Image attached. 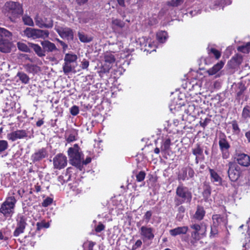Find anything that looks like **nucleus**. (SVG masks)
<instances>
[{
  "mask_svg": "<svg viewBox=\"0 0 250 250\" xmlns=\"http://www.w3.org/2000/svg\"><path fill=\"white\" fill-rule=\"evenodd\" d=\"M191 198V193L188 188L182 184L178 186L176 190V196L174 199L176 206H178L184 203H189Z\"/></svg>",
  "mask_w": 250,
  "mask_h": 250,
  "instance_id": "f257e3e1",
  "label": "nucleus"
},
{
  "mask_svg": "<svg viewBox=\"0 0 250 250\" xmlns=\"http://www.w3.org/2000/svg\"><path fill=\"white\" fill-rule=\"evenodd\" d=\"M68 155L69 157L70 163L79 168L80 170H82V160L83 159V155L80 151V149L77 144H75L74 146L70 147L68 150Z\"/></svg>",
  "mask_w": 250,
  "mask_h": 250,
  "instance_id": "f03ea898",
  "label": "nucleus"
},
{
  "mask_svg": "<svg viewBox=\"0 0 250 250\" xmlns=\"http://www.w3.org/2000/svg\"><path fill=\"white\" fill-rule=\"evenodd\" d=\"M2 11L11 19L17 17L23 13L21 5L20 3L11 1L5 3Z\"/></svg>",
  "mask_w": 250,
  "mask_h": 250,
  "instance_id": "7ed1b4c3",
  "label": "nucleus"
},
{
  "mask_svg": "<svg viewBox=\"0 0 250 250\" xmlns=\"http://www.w3.org/2000/svg\"><path fill=\"white\" fill-rule=\"evenodd\" d=\"M17 200L15 196H10L6 198L1 204L0 212L6 217H11L14 213V208Z\"/></svg>",
  "mask_w": 250,
  "mask_h": 250,
  "instance_id": "20e7f679",
  "label": "nucleus"
},
{
  "mask_svg": "<svg viewBox=\"0 0 250 250\" xmlns=\"http://www.w3.org/2000/svg\"><path fill=\"white\" fill-rule=\"evenodd\" d=\"M77 59V56L74 54L67 53L65 55L63 65V71L65 74H68L75 69Z\"/></svg>",
  "mask_w": 250,
  "mask_h": 250,
  "instance_id": "39448f33",
  "label": "nucleus"
},
{
  "mask_svg": "<svg viewBox=\"0 0 250 250\" xmlns=\"http://www.w3.org/2000/svg\"><path fill=\"white\" fill-rule=\"evenodd\" d=\"M213 224L211 228V233L215 234L217 233V227H225L228 223L227 219L225 216L215 214L212 216Z\"/></svg>",
  "mask_w": 250,
  "mask_h": 250,
  "instance_id": "423d86ee",
  "label": "nucleus"
},
{
  "mask_svg": "<svg viewBox=\"0 0 250 250\" xmlns=\"http://www.w3.org/2000/svg\"><path fill=\"white\" fill-rule=\"evenodd\" d=\"M34 21L36 25L41 28H51L53 26V21L51 18H47L39 14L35 16Z\"/></svg>",
  "mask_w": 250,
  "mask_h": 250,
  "instance_id": "0eeeda50",
  "label": "nucleus"
},
{
  "mask_svg": "<svg viewBox=\"0 0 250 250\" xmlns=\"http://www.w3.org/2000/svg\"><path fill=\"white\" fill-rule=\"evenodd\" d=\"M27 218L22 214H19L16 219L17 227L14 231L13 235L18 237L20 234L24 232L25 228L27 225Z\"/></svg>",
  "mask_w": 250,
  "mask_h": 250,
  "instance_id": "6e6552de",
  "label": "nucleus"
},
{
  "mask_svg": "<svg viewBox=\"0 0 250 250\" xmlns=\"http://www.w3.org/2000/svg\"><path fill=\"white\" fill-rule=\"evenodd\" d=\"M229 169L228 174L230 180L232 181H236L240 176V168L235 163L229 162L227 165Z\"/></svg>",
  "mask_w": 250,
  "mask_h": 250,
  "instance_id": "1a4fd4ad",
  "label": "nucleus"
},
{
  "mask_svg": "<svg viewBox=\"0 0 250 250\" xmlns=\"http://www.w3.org/2000/svg\"><path fill=\"white\" fill-rule=\"evenodd\" d=\"M53 162L54 168L58 169L64 168L67 164L66 157L62 154L56 155L53 159Z\"/></svg>",
  "mask_w": 250,
  "mask_h": 250,
  "instance_id": "9d476101",
  "label": "nucleus"
},
{
  "mask_svg": "<svg viewBox=\"0 0 250 250\" xmlns=\"http://www.w3.org/2000/svg\"><path fill=\"white\" fill-rule=\"evenodd\" d=\"M219 146L222 153V156L223 159H226L229 157V148L230 145L225 137H220L219 140Z\"/></svg>",
  "mask_w": 250,
  "mask_h": 250,
  "instance_id": "9b49d317",
  "label": "nucleus"
},
{
  "mask_svg": "<svg viewBox=\"0 0 250 250\" xmlns=\"http://www.w3.org/2000/svg\"><path fill=\"white\" fill-rule=\"evenodd\" d=\"M140 234L144 241L152 240L154 237V229L148 226H142L140 229Z\"/></svg>",
  "mask_w": 250,
  "mask_h": 250,
  "instance_id": "f8f14e48",
  "label": "nucleus"
},
{
  "mask_svg": "<svg viewBox=\"0 0 250 250\" xmlns=\"http://www.w3.org/2000/svg\"><path fill=\"white\" fill-rule=\"evenodd\" d=\"M27 136L28 133L26 130L19 129L8 133L7 135V138L8 140L14 142L18 139H24L27 137Z\"/></svg>",
  "mask_w": 250,
  "mask_h": 250,
  "instance_id": "ddd939ff",
  "label": "nucleus"
},
{
  "mask_svg": "<svg viewBox=\"0 0 250 250\" xmlns=\"http://www.w3.org/2000/svg\"><path fill=\"white\" fill-rule=\"evenodd\" d=\"M55 29L62 38L67 39H73V33L70 28L67 27H55Z\"/></svg>",
  "mask_w": 250,
  "mask_h": 250,
  "instance_id": "4468645a",
  "label": "nucleus"
},
{
  "mask_svg": "<svg viewBox=\"0 0 250 250\" xmlns=\"http://www.w3.org/2000/svg\"><path fill=\"white\" fill-rule=\"evenodd\" d=\"M104 61L107 64L105 67L103 66V71L104 73L108 72L111 68V64L113 63L115 61V58L114 55L111 52H106L104 55Z\"/></svg>",
  "mask_w": 250,
  "mask_h": 250,
  "instance_id": "2eb2a0df",
  "label": "nucleus"
},
{
  "mask_svg": "<svg viewBox=\"0 0 250 250\" xmlns=\"http://www.w3.org/2000/svg\"><path fill=\"white\" fill-rule=\"evenodd\" d=\"M190 227L194 230V231L191 233V237L193 239L199 240L203 237L205 232L204 229L201 228L199 225L196 224L191 225Z\"/></svg>",
  "mask_w": 250,
  "mask_h": 250,
  "instance_id": "dca6fc26",
  "label": "nucleus"
},
{
  "mask_svg": "<svg viewBox=\"0 0 250 250\" xmlns=\"http://www.w3.org/2000/svg\"><path fill=\"white\" fill-rule=\"evenodd\" d=\"M236 161L238 164L244 167H248L250 165V157L244 153H240L237 155Z\"/></svg>",
  "mask_w": 250,
  "mask_h": 250,
  "instance_id": "f3484780",
  "label": "nucleus"
},
{
  "mask_svg": "<svg viewBox=\"0 0 250 250\" xmlns=\"http://www.w3.org/2000/svg\"><path fill=\"white\" fill-rule=\"evenodd\" d=\"M47 156V152L45 148H41L35 152L32 156L33 162H37L45 158Z\"/></svg>",
  "mask_w": 250,
  "mask_h": 250,
  "instance_id": "a211bd4d",
  "label": "nucleus"
},
{
  "mask_svg": "<svg viewBox=\"0 0 250 250\" xmlns=\"http://www.w3.org/2000/svg\"><path fill=\"white\" fill-rule=\"evenodd\" d=\"M39 29L27 27L24 31V34L28 38L36 39H39Z\"/></svg>",
  "mask_w": 250,
  "mask_h": 250,
  "instance_id": "6ab92c4d",
  "label": "nucleus"
},
{
  "mask_svg": "<svg viewBox=\"0 0 250 250\" xmlns=\"http://www.w3.org/2000/svg\"><path fill=\"white\" fill-rule=\"evenodd\" d=\"M11 42L8 39H0V51L3 53L9 52L11 50Z\"/></svg>",
  "mask_w": 250,
  "mask_h": 250,
  "instance_id": "aec40b11",
  "label": "nucleus"
},
{
  "mask_svg": "<svg viewBox=\"0 0 250 250\" xmlns=\"http://www.w3.org/2000/svg\"><path fill=\"white\" fill-rule=\"evenodd\" d=\"M188 229L187 226L178 227L169 230V233L171 236H176L181 234H185Z\"/></svg>",
  "mask_w": 250,
  "mask_h": 250,
  "instance_id": "412c9836",
  "label": "nucleus"
},
{
  "mask_svg": "<svg viewBox=\"0 0 250 250\" xmlns=\"http://www.w3.org/2000/svg\"><path fill=\"white\" fill-rule=\"evenodd\" d=\"M211 181L214 183L216 185H220L222 184V178L218 174V173L213 169H209Z\"/></svg>",
  "mask_w": 250,
  "mask_h": 250,
  "instance_id": "4be33fe9",
  "label": "nucleus"
},
{
  "mask_svg": "<svg viewBox=\"0 0 250 250\" xmlns=\"http://www.w3.org/2000/svg\"><path fill=\"white\" fill-rule=\"evenodd\" d=\"M77 135L78 133L76 130L70 129L65 133V138L68 143H71L77 140Z\"/></svg>",
  "mask_w": 250,
  "mask_h": 250,
  "instance_id": "5701e85b",
  "label": "nucleus"
},
{
  "mask_svg": "<svg viewBox=\"0 0 250 250\" xmlns=\"http://www.w3.org/2000/svg\"><path fill=\"white\" fill-rule=\"evenodd\" d=\"M25 70L28 73L35 74L40 71V68L39 66L35 64L27 63L23 66Z\"/></svg>",
  "mask_w": 250,
  "mask_h": 250,
  "instance_id": "b1692460",
  "label": "nucleus"
},
{
  "mask_svg": "<svg viewBox=\"0 0 250 250\" xmlns=\"http://www.w3.org/2000/svg\"><path fill=\"white\" fill-rule=\"evenodd\" d=\"M224 63L222 62H220L215 64L212 67L207 70V73L210 76L216 74L220 70H221Z\"/></svg>",
  "mask_w": 250,
  "mask_h": 250,
  "instance_id": "393cba45",
  "label": "nucleus"
},
{
  "mask_svg": "<svg viewBox=\"0 0 250 250\" xmlns=\"http://www.w3.org/2000/svg\"><path fill=\"white\" fill-rule=\"evenodd\" d=\"M242 120L244 123H248L250 119V106L249 105L245 106L241 114Z\"/></svg>",
  "mask_w": 250,
  "mask_h": 250,
  "instance_id": "a878e982",
  "label": "nucleus"
},
{
  "mask_svg": "<svg viewBox=\"0 0 250 250\" xmlns=\"http://www.w3.org/2000/svg\"><path fill=\"white\" fill-rule=\"evenodd\" d=\"M41 44L43 48L47 51L52 52L57 50L55 44L48 41L42 42Z\"/></svg>",
  "mask_w": 250,
  "mask_h": 250,
  "instance_id": "bb28decb",
  "label": "nucleus"
},
{
  "mask_svg": "<svg viewBox=\"0 0 250 250\" xmlns=\"http://www.w3.org/2000/svg\"><path fill=\"white\" fill-rule=\"evenodd\" d=\"M31 46L39 57H43L45 56V51H43L41 47L38 44L31 43Z\"/></svg>",
  "mask_w": 250,
  "mask_h": 250,
  "instance_id": "cd10ccee",
  "label": "nucleus"
},
{
  "mask_svg": "<svg viewBox=\"0 0 250 250\" xmlns=\"http://www.w3.org/2000/svg\"><path fill=\"white\" fill-rule=\"evenodd\" d=\"M205 211L202 207H198L197 210L194 215V217L198 220H202L205 216Z\"/></svg>",
  "mask_w": 250,
  "mask_h": 250,
  "instance_id": "c85d7f7f",
  "label": "nucleus"
},
{
  "mask_svg": "<svg viewBox=\"0 0 250 250\" xmlns=\"http://www.w3.org/2000/svg\"><path fill=\"white\" fill-rule=\"evenodd\" d=\"M158 41L161 43L165 42L167 38V33L166 31H160L157 33Z\"/></svg>",
  "mask_w": 250,
  "mask_h": 250,
  "instance_id": "c756f323",
  "label": "nucleus"
},
{
  "mask_svg": "<svg viewBox=\"0 0 250 250\" xmlns=\"http://www.w3.org/2000/svg\"><path fill=\"white\" fill-rule=\"evenodd\" d=\"M171 140L169 138H167L164 140L161 145V149L162 151H165L168 150L170 148Z\"/></svg>",
  "mask_w": 250,
  "mask_h": 250,
  "instance_id": "7c9ffc66",
  "label": "nucleus"
},
{
  "mask_svg": "<svg viewBox=\"0 0 250 250\" xmlns=\"http://www.w3.org/2000/svg\"><path fill=\"white\" fill-rule=\"evenodd\" d=\"M79 39L83 42H89L92 40V38L82 32L78 33Z\"/></svg>",
  "mask_w": 250,
  "mask_h": 250,
  "instance_id": "2f4dec72",
  "label": "nucleus"
},
{
  "mask_svg": "<svg viewBox=\"0 0 250 250\" xmlns=\"http://www.w3.org/2000/svg\"><path fill=\"white\" fill-rule=\"evenodd\" d=\"M22 20L25 24L30 26L34 25V21L28 15H24L22 17Z\"/></svg>",
  "mask_w": 250,
  "mask_h": 250,
  "instance_id": "473e14b6",
  "label": "nucleus"
},
{
  "mask_svg": "<svg viewBox=\"0 0 250 250\" xmlns=\"http://www.w3.org/2000/svg\"><path fill=\"white\" fill-rule=\"evenodd\" d=\"M18 48L23 52H28L30 51V49L28 46L24 43L22 42H18L17 43Z\"/></svg>",
  "mask_w": 250,
  "mask_h": 250,
  "instance_id": "72a5a7b5",
  "label": "nucleus"
},
{
  "mask_svg": "<svg viewBox=\"0 0 250 250\" xmlns=\"http://www.w3.org/2000/svg\"><path fill=\"white\" fill-rule=\"evenodd\" d=\"M17 76L19 77L20 80L24 83H27L29 81L28 76L25 73L19 72Z\"/></svg>",
  "mask_w": 250,
  "mask_h": 250,
  "instance_id": "f704fd0d",
  "label": "nucleus"
},
{
  "mask_svg": "<svg viewBox=\"0 0 250 250\" xmlns=\"http://www.w3.org/2000/svg\"><path fill=\"white\" fill-rule=\"evenodd\" d=\"M238 50L244 53H248L250 51V42H248L245 45L239 46Z\"/></svg>",
  "mask_w": 250,
  "mask_h": 250,
  "instance_id": "c9c22d12",
  "label": "nucleus"
},
{
  "mask_svg": "<svg viewBox=\"0 0 250 250\" xmlns=\"http://www.w3.org/2000/svg\"><path fill=\"white\" fill-rule=\"evenodd\" d=\"M187 177V168L182 169L178 176V179L179 180L184 181L186 179Z\"/></svg>",
  "mask_w": 250,
  "mask_h": 250,
  "instance_id": "e433bc0d",
  "label": "nucleus"
},
{
  "mask_svg": "<svg viewBox=\"0 0 250 250\" xmlns=\"http://www.w3.org/2000/svg\"><path fill=\"white\" fill-rule=\"evenodd\" d=\"M185 0H171L167 2V5L173 7H177L181 5Z\"/></svg>",
  "mask_w": 250,
  "mask_h": 250,
  "instance_id": "4c0bfd02",
  "label": "nucleus"
},
{
  "mask_svg": "<svg viewBox=\"0 0 250 250\" xmlns=\"http://www.w3.org/2000/svg\"><path fill=\"white\" fill-rule=\"evenodd\" d=\"M192 153L196 156H200L203 154V150L199 145L192 149Z\"/></svg>",
  "mask_w": 250,
  "mask_h": 250,
  "instance_id": "58836bf2",
  "label": "nucleus"
},
{
  "mask_svg": "<svg viewBox=\"0 0 250 250\" xmlns=\"http://www.w3.org/2000/svg\"><path fill=\"white\" fill-rule=\"evenodd\" d=\"M49 32L46 30L39 29V38L46 39L48 37Z\"/></svg>",
  "mask_w": 250,
  "mask_h": 250,
  "instance_id": "ea45409f",
  "label": "nucleus"
},
{
  "mask_svg": "<svg viewBox=\"0 0 250 250\" xmlns=\"http://www.w3.org/2000/svg\"><path fill=\"white\" fill-rule=\"evenodd\" d=\"M37 229L38 230H41L43 228H48L49 227V224L48 222H41L37 223Z\"/></svg>",
  "mask_w": 250,
  "mask_h": 250,
  "instance_id": "a19ab883",
  "label": "nucleus"
},
{
  "mask_svg": "<svg viewBox=\"0 0 250 250\" xmlns=\"http://www.w3.org/2000/svg\"><path fill=\"white\" fill-rule=\"evenodd\" d=\"M0 35L3 37H5L7 38H10L11 37L12 34L11 32L6 29L0 27Z\"/></svg>",
  "mask_w": 250,
  "mask_h": 250,
  "instance_id": "79ce46f5",
  "label": "nucleus"
},
{
  "mask_svg": "<svg viewBox=\"0 0 250 250\" xmlns=\"http://www.w3.org/2000/svg\"><path fill=\"white\" fill-rule=\"evenodd\" d=\"M112 23L113 24L121 28H122L125 26V23L123 21L117 19H112Z\"/></svg>",
  "mask_w": 250,
  "mask_h": 250,
  "instance_id": "37998d69",
  "label": "nucleus"
},
{
  "mask_svg": "<svg viewBox=\"0 0 250 250\" xmlns=\"http://www.w3.org/2000/svg\"><path fill=\"white\" fill-rule=\"evenodd\" d=\"M8 146V143L5 140L0 141V153L5 150Z\"/></svg>",
  "mask_w": 250,
  "mask_h": 250,
  "instance_id": "c03bdc74",
  "label": "nucleus"
},
{
  "mask_svg": "<svg viewBox=\"0 0 250 250\" xmlns=\"http://www.w3.org/2000/svg\"><path fill=\"white\" fill-rule=\"evenodd\" d=\"M146 176V173L144 171H140L136 176L137 181L140 182L143 181Z\"/></svg>",
  "mask_w": 250,
  "mask_h": 250,
  "instance_id": "a18cd8bd",
  "label": "nucleus"
},
{
  "mask_svg": "<svg viewBox=\"0 0 250 250\" xmlns=\"http://www.w3.org/2000/svg\"><path fill=\"white\" fill-rule=\"evenodd\" d=\"M208 53L213 54L216 59H218L221 56V53L215 48H211L208 50Z\"/></svg>",
  "mask_w": 250,
  "mask_h": 250,
  "instance_id": "49530a36",
  "label": "nucleus"
},
{
  "mask_svg": "<svg viewBox=\"0 0 250 250\" xmlns=\"http://www.w3.org/2000/svg\"><path fill=\"white\" fill-rule=\"evenodd\" d=\"M53 202V199L51 197H47L45 198L43 202L42 203V206L43 207H46L52 204Z\"/></svg>",
  "mask_w": 250,
  "mask_h": 250,
  "instance_id": "de8ad7c7",
  "label": "nucleus"
},
{
  "mask_svg": "<svg viewBox=\"0 0 250 250\" xmlns=\"http://www.w3.org/2000/svg\"><path fill=\"white\" fill-rule=\"evenodd\" d=\"M232 124V128L233 131L235 133H238L240 131V129L238 126V125L236 121H233L231 123Z\"/></svg>",
  "mask_w": 250,
  "mask_h": 250,
  "instance_id": "09e8293b",
  "label": "nucleus"
},
{
  "mask_svg": "<svg viewBox=\"0 0 250 250\" xmlns=\"http://www.w3.org/2000/svg\"><path fill=\"white\" fill-rule=\"evenodd\" d=\"M152 213L150 211H147L146 212L145 214L143 217V219L146 224H147L149 222Z\"/></svg>",
  "mask_w": 250,
  "mask_h": 250,
  "instance_id": "8fccbe9b",
  "label": "nucleus"
},
{
  "mask_svg": "<svg viewBox=\"0 0 250 250\" xmlns=\"http://www.w3.org/2000/svg\"><path fill=\"white\" fill-rule=\"evenodd\" d=\"M79 112V107L76 105H73L70 108V113L73 116L77 115Z\"/></svg>",
  "mask_w": 250,
  "mask_h": 250,
  "instance_id": "3c124183",
  "label": "nucleus"
},
{
  "mask_svg": "<svg viewBox=\"0 0 250 250\" xmlns=\"http://www.w3.org/2000/svg\"><path fill=\"white\" fill-rule=\"evenodd\" d=\"M195 109V107L193 104H190L188 105V108L186 110L187 112V113L191 115L194 113V110Z\"/></svg>",
  "mask_w": 250,
  "mask_h": 250,
  "instance_id": "603ef678",
  "label": "nucleus"
},
{
  "mask_svg": "<svg viewBox=\"0 0 250 250\" xmlns=\"http://www.w3.org/2000/svg\"><path fill=\"white\" fill-rule=\"evenodd\" d=\"M210 121V119L209 118H206L204 120L200 122V125L202 127L205 128Z\"/></svg>",
  "mask_w": 250,
  "mask_h": 250,
  "instance_id": "864d4df0",
  "label": "nucleus"
},
{
  "mask_svg": "<svg viewBox=\"0 0 250 250\" xmlns=\"http://www.w3.org/2000/svg\"><path fill=\"white\" fill-rule=\"evenodd\" d=\"M232 60L235 62L237 64H239L242 62V57L240 55H237L233 57Z\"/></svg>",
  "mask_w": 250,
  "mask_h": 250,
  "instance_id": "5fc2aeb1",
  "label": "nucleus"
},
{
  "mask_svg": "<svg viewBox=\"0 0 250 250\" xmlns=\"http://www.w3.org/2000/svg\"><path fill=\"white\" fill-rule=\"evenodd\" d=\"M211 193V190L210 188H206L203 192V196L206 199H208V197L210 196Z\"/></svg>",
  "mask_w": 250,
  "mask_h": 250,
  "instance_id": "6e6d98bb",
  "label": "nucleus"
},
{
  "mask_svg": "<svg viewBox=\"0 0 250 250\" xmlns=\"http://www.w3.org/2000/svg\"><path fill=\"white\" fill-rule=\"evenodd\" d=\"M89 66V62L85 59L83 60L81 63V67L83 69H85L88 68Z\"/></svg>",
  "mask_w": 250,
  "mask_h": 250,
  "instance_id": "4d7b16f0",
  "label": "nucleus"
},
{
  "mask_svg": "<svg viewBox=\"0 0 250 250\" xmlns=\"http://www.w3.org/2000/svg\"><path fill=\"white\" fill-rule=\"evenodd\" d=\"M142 245V242L141 240H138L135 244L132 246V250H135L137 248L140 247Z\"/></svg>",
  "mask_w": 250,
  "mask_h": 250,
  "instance_id": "13d9d810",
  "label": "nucleus"
},
{
  "mask_svg": "<svg viewBox=\"0 0 250 250\" xmlns=\"http://www.w3.org/2000/svg\"><path fill=\"white\" fill-rule=\"evenodd\" d=\"M104 226L102 223H99V225L95 228V231L97 232H100L104 229Z\"/></svg>",
  "mask_w": 250,
  "mask_h": 250,
  "instance_id": "bf43d9fd",
  "label": "nucleus"
},
{
  "mask_svg": "<svg viewBox=\"0 0 250 250\" xmlns=\"http://www.w3.org/2000/svg\"><path fill=\"white\" fill-rule=\"evenodd\" d=\"M187 172H188V175L190 178H192L194 175V171L193 169L191 167L187 168Z\"/></svg>",
  "mask_w": 250,
  "mask_h": 250,
  "instance_id": "052dcab7",
  "label": "nucleus"
},
{
  "mask_svg": "<svg viewBox=\"0 0 250 250\" xmlns=\"http://www.w3.org/2000/svg\"><path fill=\"white\" fill-rule=\"evenodd\" d=\"M145 46L146 47H147L148 46V48H150V49H146V50H147V51H150V52H151V51H155V49L154 48L152 50H150V49L152 48V46H153V44L151 42H148V43H146L145 44ZM154 48H155L154 47Z\"/></svg>",
  "mask_w": 250,
  "mask_h": 250,
  "instance_id": "680f3d73",
  "label": "nucleus"
},
{
  "mask_svg": "<svg viewBox=\"0 0 250 250\" xmlns=\"http://www.w3.org/2000/svg\"><path fill=\"white\" fill-rule=\"evenodd\" d=\"M91 161V159L90 158V157H87L86 158V159L85 160H83V159L82 160V168L83 167V165H85L87 164H89V163H90Z\"/></svg>",
  "mask_w": 250,
  "mask_h": 250,
  "instance_id": "e2e57ef3",
  "label": "nucleus"
},
{
  "mask_svg": "<svg viewBox=\"0 0 250 250\" xmlns=\"http://www.w3.org/2000/svg\"><path fill=\"white\" fill-rule=\"evenodd\" d=\"M180 107L179 105H177V106L175 105L174 104H171L169 105L170 110L172 111V110H176Z\"/></svg>",
  "mask_w": 250,
  "mask_h": 250,
  "instance_id": "0e129e2a",
  "label": "nucleus"
},
{
  "mask_svg": "<svg viewBox=\"0 0 250 250\" xmlns=\"http://www.w3.org/2000/svg\"><path fill=\"white\" fill-rule=\"evenodd\" d=\"M245 136L246 138L248 143H250V129L245 132Z\"/></svg>",
  "mask_w": 250,
  "mask_h": 250,
  "instance_id": "69168bd1",
  "label": "nucleus"
},
{
  "mask_svg": "<svg viewBox=\"0 0 250 250\" xmlns=\"http://www.w3.org/2000/svg\"><path fill=\"white\" fill-rule=\"evenodd\" d=\"M57 41L59 42L62 45V48L64 50H65L67 48V44H66L63 42L60 41L59 39H58Z\"/></svg>",
  "mask_w": 250,
  "mask_h": 250,
  "instance_id": "338daca9",
  "label": "nucleus"
},
{
  "mask_svg": "<svg viewBox=\"0 0 250 250\" xmlns=\"http://www.w3.org/2000/svg\"><path fill=\"white\" fill-rule=\"evenodd\" d=\"M95 245V243L90 241L88 244V250H93V247Z\"/></svg>",
  "mask_w": 250,
  "mask_h": 250,
  "instance_id": "774afa93",
  "label": "nucleus"
}]
</instances>
